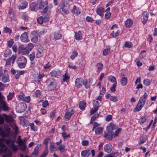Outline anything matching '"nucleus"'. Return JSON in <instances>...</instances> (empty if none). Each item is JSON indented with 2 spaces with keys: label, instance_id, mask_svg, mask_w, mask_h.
Segmentation results:
<instances>
[{
  "label": "nucleus",
  "instance_id": "obj_21",
  "mask_svg": "<svg viewBox=\"0 0 157 157\" xmlns=\"http://www.w3.org/2000/svg\"><path fill=\"white\" fill-rule=\"evenodd\" d=\"M104 9L102 7L98 8L96 9V12L100 16H102L103 15Z\"/></svg>",
  "mask_w": 157,
  "mask_h": 157
},
{
  "label": "nucleus",
  "instance_id": "obj_59",
  "mask_svg": "<svg viewBox=\"0 0 157 157\" xmlns=\"http://www.w3.org/2000/svg\"><path fill=\"white\" fill-rule=\"evenodd\" d=\"M26 47L29 51H31L33 47V44L31 43H29Z\"/></svg>",
  "mask_w": 157,
  "mask_h": 157
},
{
  "label": "nucleus",
  "instance_id": "obj_42",
  "mask_svg": "<svg viewBox=\"0 0 157 157\" xmlns=\"http://www.w3.org/2000/svg\"><path fill=\"white\" fill-rule=\"evenodd\" d=\"M11 54V51L10 49H7L5 52L4 56L7 57Z\"/></svg>",
  "mask_w": 157,
  "mask_h": 157
},
{
  "label": "nucleus",
  "instance_id": "obj_43",
  "mask_svg": "<svg viewBox=\"0 0 157 157\" xmlns=\"http://www.w3.org/2000/svg\"><path fill=\"white\" fill-rule=\"evenodd\" d=\"M110 50L109 48H105L104 49L103 52V55L104 56H106L108 55L110 52Z\"/></svg>",
  "mask_w": 157,
  "mask_h": 157
},
{
  "label": "nucleus",
  "instance_id": "obj_26",
  "mask_svg": "<svg viewBox=\"0 0 157 157\" xmlns=\"http://www.w3.org/2000/svg\"><path fill=\"white\" fill-rule=\"evenodd\" d=\"M144 105L141 104L140 103H139V102H138L137 104L136 105V107L135 108V110L136 111L138 112L140 111L144 106Z\"/></svg>",
  "mask_w": 157,
  "mask_h": 157
},
{
  "label": "nucleus",
  "instance_id": "obj_44",
  "mask_svg": "<svg viewBox=\"0 0 157 157\" xmlns=\"http://www.w3.org/2000/svg\"><path fill=\"white\" fill-rule=\"evenodd\" d=\"M146 120V118L145 116H143L140 118L139 120V122L140 124H142L145 122Z\"/></svg>",
  "mask_w": 157,
  "mask_h": 157
},
{
  "label": "nucleus",
  "instance_id": "obj_3",
  "mask_svg": "<svg viewBox=\"0 0 157 157\" xmlns=\"http://www.w3.org/2000/svg\"><path fill=\"white\" fill-rule=\"evenodd\" d=\"M48 82L49 83L48 86L49 90L52 91L56 89L57 85V82L55 79L50 78L48 81Z\"/></svg>",
  "mask_w": 157,
  "mask_h": 157
},
{
  "label": "nucleus",
  "instance_id": "obj_6",
  "mask_svg": "<svg viewBox=\"0 0 157 157\" xmlns=\"http://www.w3.org/2000/svg\"><path fill=\"white\" fill-rule=\"evenodd\" d=\"M75 113V110L71 108H69L65 114L64 117L66 120H69L71 116Z\"/></svg>",
  "mask_w": 157,
  "mask_h": 157
},
{
  "label": "nucleus",
  "instance_id": "obj_17",
  "mask_svg": "<svg viewBox=\"0 0 157 157\" xmlns=\"http://www.w3.org/2000/svg\"><path fill=\"white\" fill-rule=\"evenodd\" d=\"M7 148L5 144L0 145V155L2 153H5L6 152Z\"/></svg>",
  "mask_w": 157,
  "mask_h": 157
},
{
  "label": "nucleus",
  "instance_id": "obj_4",
  "mask_svg": "<svg viewBox=\"0 0 157 157\" xmlns=\"http://www.w3.org/2000/svg\"><path fill=\"white\" fill-rule=\"evenodd\" d=\"M5 142L8 145H10L13 151L16 152L18 150L17 146L14 144V141L11 139H6Z\"/></svg>",
  "mask_w": 157,
  "mask_h": 157
},
{
  "label": "nucleus",
  "instance_id": "obj_62",
  "mask_svg": "<svg viewBox=\"0 0 157 157\" xmlns=\"http://www.w3.org/2000/svg\"><path fill=\"white\" fill-rule=\"evenodd\" d=\"M98 109L96 108H92L90 111V113L91 115H92L95 113Z\"/></svg>",
  "mask_w": 157,
  "mask_h": 157
},
{
  "label": "nucleus",
  "instance_id": "obj_7",
  "mask_svg": "<svg viewBox=\"0 0 157 157\" xmlns=\"http://www.w3.org/2000/svg\"><path fill=\"white\" fill-rule=\"evenodd\" d=\"M61 75V72L59 70H53L50 72L49 75L53 78H59Z\"/></svg>",
  "mask_w": 157,
  "mask_h": 157
},
{
  "label": "nucleus",
  "instance_id": "obj_53",
  "mask_svg": "<svg viewBox=\"0 0 157 157\" xmlns=\"http://www.w3.org/2000/svg\"><path fill=\"white\" fill-rule=\"evenodd\" d=\"M132 44L131 42L126 41L124 43V46L127 48H131L132 47Z\"/></svg>",
  "mask_w": 157,
  "mask_h": 157
},
{
  "label": "nucleus",
  "instance_id": "obj_64",
  "mask_svg": "<svg viewBox=\"0 0 157 157\" xmlns=\"http://www.w3.org/2000/svg\"><path fill=\"white\" fill-rule=\"evenodd\" d=\"M116 153V152H114L111 154H107L105 157H115Z\"/></svg>",
  "mask_w": 157,
  "mask_h": 157
},
{
  "label": "nucleus",
  "instance_id": "obj_10",
  "mask_svg": "<svg viewBox=\"0 0 157 157\" xmlns=\"http://www.w3.org/2000/svg\"><path fill=\"white\" fill-rule=\"evenodd\" d=\"M20 39L21 41L23 42H27L29 41L28 38V33L27 32L23 33L20 36Z\"/></svg>",
  "mask_w": 157,
  "mask_h": 157
},
{
  "label": "nucleus",
  "instance_id": "obj_49",
  "mask_svg": "<svg viewBox=\"0 0 157 157\" xmlns=\"http://www.w3.org/2000/svg\"><path fill=\"white\" fill-rule=\"evenodd\" d=\"M78 55V53L77 52H75V51H74L73 52V54L72 55L71 57H70V58L72 59V60H73L75 57H76Z\"/></svg>",
  "mask_w": 157,
  "mask_h": 157
},
{
  "label": "nucleus",
  "instance_id": "obj_55",
  "mask_svg": "<svg viewBox=\"0 0 157 157\" xmlns=\"http://www.w3.org/2000/svg\"><path fill=\"white\" fill-rule=\"evenodd\" d=\"M69 78V77L66 74H65L63 77V80L64 82H67V80Z\"/></svg>",
  "mask_w": 157,
  "mask_h": 157
},
{
  "label": "nucleus",
  "instance_id": "obj_14",
  "mask_svg": "<svg viewBox=\"0 0 157 157\" xmlns=\"http://www.w3.org/2000/svg\"><path fill=\"white\" fill-rule=\"evenodd\" d=\"M93 82L92 79L91 78H90L88 80L83 81V85L86 88H88L90 87Z\"/></svg>",
  "mask_w": 157,
  "mask_h": 157
},
{
  "label": "nucleus",
  "instance_id": "obj_19",
  "mask_svg": "<svg viewBox=\"0 0 157 157\" xmlns=\"http://www.w3.org/2000/svg\"><path fill=\"white\" fill-rule=\"evenodd\" d=\"M117 127L113 123H111L107 127V130H109L112 131L116 129Z\"/></svg>",
  "mask_w": 157,
  "mask_h": 157
},
{
  "label": "nucleus",
  "instance_id": "obj_13",
  "mask_svg": "<svg viewBox=\"0 0 157 157\" xmlns=\"http://www.w3.org/2000/svg\"><path fill=\"white\" fill-rule=\"evenodd\" d=\"M30 7L32 11H35L38 9L37 2H33L30 4Z\"/></svg>",
  "mask_w": 157,
  "mask_h": 157
},
{
  "label": "nucleus",
  "instance_id": "obj_20",
  "mask_svg": "<svg viewBox=\"0 0 157 157\" xmlns=\"http://www.w3.org/2000/svg\"><path fill=\"white\" fill-rule=\"evenodd\" d=\"M90 149H86L83 150L81 152V155L82 157H88L90 154L88 153L90 151Z\"/></svg>",
  "mask_w": 157,
  "mask_h": 157
},
{
  "label": "nucleus",
  "instance_id": "obj_46",
  "mask_svg": "<svg viewBox=\"0 0 157 157\" xmlns=\"http://www.w3.org/2000/svg\"><path fill=\"white\" fill-rule=\"evenodd\" d=\"M110 99L111 101L115 102L117 101V98L116 96H112Z\"/></svg>",
  "mask_w": 157,
  "mask_h": 157
},
{
  "label": "nucleus",
  "instance_id": "obj_36",
  "mask_svg": "<svg viewBox=\"0 0 157 157\" xmlns=\"http://www.w3.org/2000/svg\"><path fill=\"white\" fill-rule=\"evenodd\" d=\"M108 80L112 83L116 82V78L115 77L112 75H109L108 77Z\"/></svg>",
  "mask_w": 157,
  "mask_h": 157
},
{
  "label": "nucleus",
  "instance_id": "obj_24",
  "mask_svg": "<svg viewBox=\"0 0 157 157\" xmlns=\"http://www.w3.org/2000/svg\"><path fill=\"white\" fill-rule=\"evenodd\" d=\"M20 51L23 53L24 54H28L29 53V51L26 48H24L22 46H20Z\"/></svg>",
  "mask_w": 157,
  "mask_h": 157
},
{
  "label": "nucleus",
  "instance_id": "obj_57",
  "mask_svg": "<svg viewBox=\"0 0 157 157\" xmlns=\"http://www.w3.org/2000/svg\"><path fill=\"white\" fill-rule=\"evenodd\" d=\"M111 35L113 37H116L118 36L119 35V33L118 32V31H117V32H116V33H115L113 31L112 32Z\"/></svg>",
  "mask_w": 157,
  "mask_h": 157
},
{
  "label": "nucleus",
  "instance_id": "obj_27",
  "mask_svg": "<svg viewBox=\"0 0 157 157\" xmlns=\"http://www.w3.org/2000/svg\"><path fill=\"white\" fill-rule=\"evenodd\" d=\"M103 128L102 127H97L95 128V132L96 135H99L102 132Z\"/></svg>",
  "mask_w": 157,
  "mask_h": 157
},
{
  "label": "nucleus",
  "instance_id": "obj_51",
  "mask_svg": "<svg viewBox=\"0 0 157 157\" xmlns=\"http://www.w3.org/2000/svg\"><path fill=\"white\" fill-rule=\"evenodd\" d=\"M37 21L39 24H42L44 22L43 17H39L37 18Z\"/></svg>",
  "mask_w": 157,
  "mask_h": 157
},
{
  "label": "nucleus",
  "instance_id": "obj_37",
  "mask_svg": "<svg viewBox=\"0 0 157 157\" xmlns=\"http://www.w3.org/2000/svg\"><path fill=\"white\" fill-rule=\"evenodd\" d=\"M93 104L94 108H96L98 109L99 103L98 101L93 100Z\"/></svg>",
  "mask_w": 157,
  "mask_h": 157
},
{
  "label": "nucleus",
  "instance_id": "obj_28",
  "mask_svg": "<svg viewBox=\"0 0 157 157\" xmlns=\"http://www.w3.org/2000/svg\"><path fill=\"white\" fill-rule=\"evenodd\" d=\"M133 22L130 19H127L125 21V25L127 28H129L132 25Z\"/></svg>",
  "mask_w": 157,
  "mask_h": 157
},
{
  "label": "nucleus",
  "instance_id": "obj_31",
  "mask_svg": "<svg viewBox=\"0 0 157 157\" xmlns=\"http://www.w3.org/2000/svg\"><path fill=\"white\" fill-rule=\"evenodd\" d=\"M9 76L8 75L3 76L2 78V81L4 83L9 81Z\"/></svg>",
  "mask_w": 157,
  "mask_h": 157
},
{
  "label": "nucleus",
  "instance_id": "obj_38",
  "mask_svg": "<svg viewBox=\"0 0 157 157\" xmlns=\"http://www.w3.org/2000/svg\"><path fill=\"white\" fill-rule=\"evenodd\" d=\"M72 12L75 14L78 15L80 14V12L77 9L76 7L75 6H74L73 9L72 10Z\"/></svg>",
  "mask_w": 157,
  "mask_h": 157
},
{
  "label": "nucleus",
  "instance_id": "obj_35",
  "mask_svg": "<svg viewBox=\"0 0 157 157\" xmlns=\"http://www.w3.org/2000/svg\"><path fill=\"white\" fill-rule=\"evenodd\" d=\"M37 2L38 6H39L38 8L39 9H42L44 7V5L43 4L42 1L41 0H39Z\"/></svg>",
  "mask_w": 157,
  "mask_h": 157
},
{
  "label": "nucleus",
  "instance_id": "obj_33",
  "mask_svg": "<svg viewBox=\"0 0 157 157\" xmlns=\"http://www.w3.org/2000/svg\"><path fill=\"white\" fill-rule=\"evenodd\" d=\"M121 84L123 86H125L127 82V79L126 77H123L121 80Z\"/></svg>",
  "mask_w": 157,
  "mask_h": 157
},
{
  "label": "nucleus",
  "instance_id": "obj_11",
  "mask_svg": "<svg viewBox=\"0 0 157 157\" xmlns=\"http://www.w3.org/2000/svg\"><path fill=\"white\" fill-rule=\"evenodd\" d=\"M148 97V94L147 93H144V95L140 98V99L139 101V103L145 105L146 99Z\"/></svg>",
  "mask_w": 157,
  "mask_h": 157
},
{
  "label": "nucleus",
  "instance_id": "obj_47",
  "mask_svg": "<svg viewBox=\"0 0 157 157\" xmlns=\"http://www.w3.org/2000/svg\"><path fill=\"white\" fill-rule=\"evenodd\" d=\"M28 3L27 2H25L23 3L22 6H20L19 7V9L23 10L25 9L27 6Z\"/></svg>",
  "mask_w": 157,
  "mask_h": 157
},
{
  "label": "nucleus",
  "instance_id": "obj_5",
  "mask_svg": "<svg viewBox=\"0 0 157 157\" xmlns=\"http://www.w3.org/2000/svg\"><path fill=\"white\" fill-rule=\"evenodd\" d=\"M69 6L70 5L68 3L64 2L61 3L60 9H62V11L67 14L69 13Z\"/></svg>",
  "mask_w": 157,
  "mask_h": 157
},
{
  "label": "nucleus",
  "instance_id": "obj_16",
  "mask_svg": "<svg viewBox=\"0 0 157 157\" xmlns=\"http://www.w3.org/2000/svg\"><path fill=\"white\" fill-rule=\"evenodd\" d=\"M112 146L111 144H109L104 146V151L108 153H109L112 149Z\"/></svg>",
  "mask_w": 157,
  "mask_h": 157
},
{
  "label": "nucleus",
  "instance_id": "obj_41",
  "mask_svg": "<svg viewBox=\"0 0 157 157\" xmlns=\"http://www.w3.org/2000/svg\"><path fill=\"white\" fill-rule=\"evenodd\" d=\"M99 116L98 114H96L92 117L91 119L90 124H92L93 123V121H94Z\"/></svg>",
  "mask_w": 157,
  "mask_h": 157
},
{
  "label": "nucleus",
  "instance_id": "obj_61",
  "mask_svg": "<svg viewBox=\"0 0 157 157\" xmlns=\"http://www.w3.org/2000/svg\"><path fill=\"white\" fill-rule=\"evenodd\" d=\"M38 149H39L38 147V146H36L35 147L34 150V151L33 152V154L34 155H37L38 153Z\"/></svg>",
  "mask_w": 157,
  "mask_h": 157
},
{
  "label": "nucleus",
  "instance_id": "obj_56",
  "mask_svg": "<svg viewBox=\"0 0 157 157\" xmlns=\"http://www.w3.org/2000/svg\"><path fill=\"white\" fill-rule=\"evenodd\" d=\"M22 19L27 22L28 21V18L27 16L25 14H23L22 16Z\"/></svg>",
  "mask_w": 157,
  "mask_h": 157
},
{
  "label": "nucleus",
  "instance_id": "obj_50",
  "mask_svg": "<svg viewBox=\"0 0 157 157\" xmlns=\"http://www.w3.org/2000/svg\"><path fill=\"white\" fill-rule=\"evenodd\" d=\"M151 82L150 80L148 79L144 80L143 82V83L144 85L147 86H149Z\"/></svg>",
  "mask_w": 157,
  "mask_h": 157
},
{
  "label": "nucleus",
  "instance_id": "obj_48",
  "mask_svg": "<svg viewBox=\"0 0 157 157\" xmlns=\"http://www.w3.org/2000/svg\"><path fill=\"white\" fill-rule=\"evenodd\" d=\"M117 86V82H115L113 85V86L110 88V90L112 92H114L116 90L115 88Z\"/></svg>",
  "mask_w": 157,
  "mask_h": 157
},
{
  "label": "nucleus",
  "instance_id": "obj_29",
  "mask_svg": "<svg viewBox=\"0 0 157 157\" xmlns=\"http://www.w3.org/2000/svg\"><path fill=\"white\" fill-rule=\"evenodd\" d=\"M62 37V35L59 32H55L54 33V37L56 40H59Z\"/></svg>",
  "mask_w": 157,
  "mask_h": 157
},
{
  "label": "nucleus",
  "instance_id": "obj_30",
  "mask_svg": "<svg viewBox=\"0 0 157 157\" xmlns=\"http://www.w3.org/2000/svg\"><path fill=\"white\" fill-rule=\"evenodd\" d=\"M79 106L81 109L84 110L86 107L85 102L84 101H80L79 104Z\"/></svg>",
  "mask_w": 157,
  "mask_h": 157
},
{
  "label": "nucleus",
  "instance_id": "obj_25",
  "mask_svg": "<svg viewBox=\"0 0 157 157\" xmlns=\"http://www.w3.org/2000/svg\"><path fill=\"white\" fill-rule=\"evenodd\" d=\"M4 117H6L5 119L6 122L12 123L13 121V119L12 117L10 116H7L5 114H3Z\"/></svg>",
  "mask_w": 157,
  "mask_h": 157
},
{
  "label": "nucleus",
  "instance_id": "obj_12",
  "mask_svg": "<svg viewBox=\"0 0 157 157\" xmlns=\"http://www.w3.org/2000/svg\"><path fill=\"white\" fill-rule=\"evenodd\" d=\"M107 130V132L104 136L105 137H106L108 140H111L113 138V136L114 135V132L113 131H110L109 130Z\"/></svg>",
  "mask_w": 157,
  "mask_h": 157
},
{
  "label": "nucleus",
  "instance_id": "obj_40",
  "mask_svg": "<svg viewBox=\"0 0 157 157\" xmlns=\"http://www.w3.org/2000/svg\"><path fill=\"white\" fill-rule=\"evenodd\" d=\"M97 71L99 72L102 69L103 67V64L101 63H99L97 64Z\"/></svg>",
  "mask_w": 157,
  "mask_h": 157
},
{
  "label": "nucleus",
  "instance_id": "obj_2",
  "mask_svg": "<svg viewBox=\"0 0 157 157\" xmlns=\"http://www.w3.org/2000/svg\"><path fill=\"white\" fill-rule=\"evenodd\" d=\"M26 58L24 57L21 56L19 57L17 61L18 67L21 68L25 67L27 63Z\"/></svg>",
  "mask_w": 157,
  "mask_h": 157
},
{
  "label": "nucleus",
  "instance_id": "obj_9",
  "mask_svg": "<svg viewBox=\"0 0 157 157\" xmlns=\"http://www.w3.org/2000/svg\"><path fill=\"white\" fill-rule=\"evenodd\" d=\"M84 79L82 78H77L76 79L75 81V84L77 88H80L83 84Z\"/></svg>",
  "mask_w": 157,
  "mask_h": 157
},
{
  "label": "nucleus",
  "instance_id": "obj_1",
  "mask_svg": "<svg viewBox=\"0 0 157 157\" xmlns=\"http://www.w3.org/2000/svg\"><path fill=\"white\" fill-rule=\"evenodd\" d=\"M4 97L2 96V94L0 92V111L1 109L4 111L10 110L9 108L7 105V103L4 101Z\"/></svg>",
  "mask_w": 157,
  "mask_h": 157
},
{
  "label": "nucleus",
  "instance_id": "obj_15",
  "mask_svg": "<svg viewBox=\"0 0 157 157\" xmlns=\"http://www.w3.org/2000/svg\"><path fill=\"white\" fill-rule=\"evenodd\" d=\"M17 56L16 55H13L10 58L7 59L6 60V64L8 65L10 64L11 62L13 64L14 63V61L16 59Z\"/></svg>",
  "mask_w": 157,
  "mask_h": 157
},
{
  "label": "nucleus",
  "instance_id": "obj_34",
  "mask_svg": "<svg viewBox=\"0 0 157 157\" xmlns=\"http://www.w3.org/2000/svg\"><path fill=\"white\" fill-rule=\"evenodd\" d=\"M10 132L9 130H6L2 133V136L4 137L9 136Z\"/></svg>",
  "mask_w": 157,
  "mask_h": 157
},
{
  "label": "nucleus",
  "instance_id": "obj_45",
  "mask_svg": "<svg viewBox=\"0 0 157 157\" xmlns=\"http://www.w3.org/2000/svg\"><path fill=\"white\" fill-rule=\"evenodd\" d=\"M30 98L29 96H25V95L22 101L29 103L30 102Z\"/></svg>",
  "mask_w": 157,
  "mask_h": 157
},
{
  "label": "nucleus",
  "instance_id": "obj_8",
  "mask_svg": "<svg viewBox=\"0 0 157 157\" xmlns=\"http://www.w3.org/2000/svg\"><path fill=\"white\" fill-rule=\"evenodd\" d=\"M26 108L25 105L22 103H19L16 107V109L19 112H22L24 111Z\"/></svg>",
  "mask_w": 157,
  "mask_h": 157
},
{
  "label": "nucleus",
  "instance_id": "obj_39",
  "mask_svg": "<svg viewBox=\"0 0 157 157\" xmlns=\"http://www.w3.org/2000/svg\"><path fill=\"white\" fill-rule=\"evenodd\" d=\"M58 149L61 152H63L65 151V145L64 144L60 145L58 147Z\"/></svg>",
  "mask_w": 157,
  "mask_h": 157
},
{
  "label": "nucleus",
  "instance_id": "obj_23",
  "mask_svg": "<svg viewBox=\"0 0 157 157\" xmlns=\"http://www.w3.org/2000/svg\"><path fill=\"white\" fill-rule=\"evenodd\" d=\"M147 139V135H142L140 139V141L139 142L140 145L142 144L145 142Z\"/></svg>",
  "mask_w": 157,
  "mask_h": 157
},
{
  "label": "nucleus",
  "instance_id": "obj_18",
  "mask_svg": "<svg viewBox=\"0 0 157 157\" xmlns=\"http://www.w3.org/2000/svg\"><path fill=\"white\" fill-rule=\"evenodd\" d=\"M75 37L76 40H79L82 39V37L81 31H79L78 33L75 32Z\"/></svg>",
  "mask_w": 157,
  "mask_h": 157
},
{
  "label": "nucleus",
  "instance_id": "obj_32",
  "mask_svg": "<svg viewBox=\"0 0 157 157\" xmlns=\"http://www.w3.org/2000/svg\"><path fill=\"white\" fill-rule=\"evenodd\" d=\"M19 145L22 151H25L26 150L27 146L26 144L24 143L23 141L21 143H19Z\"/></svg>",
  "mask_w": 157,
  "mask_h": 157
},
{
  "label": "nucleus",
  "instance_id": "obj_22",
  "mask_svg": "<svg viewBox=\"0 0 157 157\" xmlns=\"http://www.w3.org/2000/svg\"><path fill=\"white\" fill-rule=\"evenodd\" d=\"M143 16L144 20L142 23L144 24H145L147 22V20L148 14L147 12H144L143 13Z\"/></svg>",
  "mask_w": 157,
  "mask_h": 157
},
{
  "label": "nucleus",
  "instance_id": "obj_52",
  "mask_svg": "<svg viewBox=\"0 0 157 157\" xmlns=\"http://www.w3.org/2000/svg\"><path fill=\"white\" fill-rule=\"evenodd\" d=\"M35 57V54L34 53L30 54L29 55V58L31 61H33Z\"/></svg>",
  "mask_w": 157,
  "mask_h": 157
},
{
  "label": "nucleus",
  "instance_id": "obj_54",
  "mask_svg": "<svg viewBox=\"0 0 157 157\" xmlns=\"http://www.w3.org/2000/svg\"><path fill=\"white\" fill-rule=\"evenodd\" d=\"M4 31L6 33H11V30L7 27H5L4 29Z\"/></svg>",
  "mask_w": 157,
  "mask_h": 157
},
{
  "label": "nucleus",
  "instance_id": "obj_63",
  "mask_svg": "<svg viewBox=\"0 0 157 157\" xmlns=\"http://www.w3.org/2000/svg\"><path fill=\"white\" fill-rule=\"evenodd\" d=\"M13 96V93H10L7 96V99L8 100H11Z\"/></svg>",
  "mask_w": 157,
  "mask_h": 157
},
{
  "label": "nucleus",
  "instance_id": "obj_58",
  "mask_svg": "<svg viewBox=\"0 0 157 157\" xmlns=\"http://www.w3.org/2000/svg\"><path fill=\"white\" fill-rule=\"evenodd\" d=\"M11 127H13L15 131V132L16 133L18 130V127L17 125L15 124H13V125H11Z\"/></svg>",
  "mask_w": 157,
  "mask_h": 157
},
{
  "label": "nucleus",
  "instance_id": "obj_60",
  "mask_svg": "<svg viewBox=\"0 0 157 157\" xmlns=\"http://www.w3.org/2000/svg\"><path fill=\"white\" fill-rule=\"evenodd\" d=\"M89 143V142L87 140H84L82 142V144L83 146L87 145Z\"/></svg>",
  "mask_w": 157,
  "mask_h": 157
}]
</instances>
